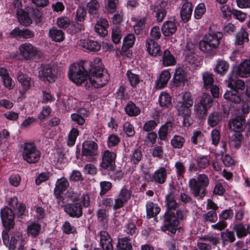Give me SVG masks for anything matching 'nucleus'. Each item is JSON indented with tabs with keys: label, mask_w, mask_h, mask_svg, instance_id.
<instances>
[{
	"label": "nucleus",
	"mask_w": 250,
	"mask_h": 250,
	"mask_svg": "<svg viewBox=\"0 0 250 250\" xmlns=\"http://www.w3.org/2000/svg\"><path fill=\"white\" fill-rule=\"evenodd\" d=\"M232 229L234 232L236 233V235L239 239H242L247 236L246 227L241 222L235 224Z\"/></svg>",
	"instance_id": "obj_43"
},
{
	"label": "nucleus",
	"mask_w": 250,
	"mask_h": 250,
	"mask_svg": "<svg viewBox=\"0 0 250 250\" xmlns=\"http://www.w3.org/2000/svg\"><path fill=\"white\" fill-rule=\"evenodd\" d=\"M171 75L168 70H163L156 81V87L161 89L165 87Z\"/></svg>",
	"instance_id": "obj_28"
},
{
	"label": "nucleus",
	"mask_w": 250,
	"mask_h": 250,
	"mask_svg": "<svg viewBox=\"0 0 250 250\" xmlns=\"http://www.w3.org/2000/svg\"><path fill=\"white\" fill-rule=\"evenodd\" d=\"M39 77L43 81H47L51 83L55 81V76L52 73V69L49 68L43 67L39 72Z\"/></svg>",
	"instance_id": "obj_33"
},
{
	"label": "nucleus",
	"mask_w": 250,
	"mask_h": 250,
	"mask_svg": "<svg viewBox=\"0 0 250 250\" xmlns=\"http://www.w3.org/2000/svg\"><path fill=\"white\" fill-rule=\"evenodd\" d=\"M212 101L210 96L204 94L199 102L194 105L196 115L199 118H202L206 115L208 109L211 106Z\"/></svg>",
	"instance_id": "obj_11"
},
{
	"label": "nucleus",
	"mask_w": 250,
	"mask_h": 250,
	"mask_svg": "<svg viewBox=\"0 0 250 250\" xmlns=\"http://www.w3.org/2000/svg\"><path fill=\"white\" fill-rule=\"evenodd\" d=\"M100 244L103 250H113L112 239L106 231L100 232Z\"/></svg>",
	"instance_id": "obj_23"
},
{
	"label": "nucleus",
	"mask_w": 250,
	"mask_h": 250,
	"mask_svg": "<svg viewBox=\"0 0 250 250\" xmlns=\"http://www.w3.org/2000/svg\"><path fill=\"white\" fill-rule=\"evenodd\" d=\"M245 123V117L241 115L231 118L229 121V125H243Z\"/></svg>",
	"instance_id": "obj_61"
},
{
	"label": "nucleus",
	"mask_w": 250,
	"mask_h": 250,
	"mask_svg": "<svg viewBox=\"0 0 250 250\" xmlns=\"http://www.w3.org/2000/svg\"><path fill=\"white\" fill-rule=\"evenodd\" d=\"M20 53L25 59L28 60L40 55V52L37 48L30 43H24L19 47Z\"/></svg>",
	"instance_id": "obj_18"
},
{
	"label": "nucleus",
	"mask_w": 250,
	"mask_h": 250,
	"mask_svg": "<svg viewBox=\"0 0 250 250\" xmlns=\"http://www.w3.org/2000/svg\"><path fill=\"white\" fill-rule=\"evenodd\" d=\"M204 135L200 131H196L191 137V142L194 145H197L203 142Z\"/></svg>",
	"instance_id": "obj_62"
},
{
	"label": "nucleus",
	"mask_w": 250,
	"mask_h": 250,
	"mask_svg": "<svg viewBox=\"0 0 250 250\" xmlns=\"http://www.w3.org/2000/svg\"><path fill=\"white\" fill-rule=\"evenodd\" d=\"M135 37L133 34H128L123 39L122 49L124 51L132 47L135 41Z\"/></svg>",
	"instance_id": "obj_46"
},
{
	"label": "nucleus",
	"mask_w": 250,
	"mask_h": 250,
	"mask_svg": "<svg viewBox=\"0 0 250 250\" xmlns=\"http://www.w3.org/2000/svg\"><path fill=\"white\" fill-rule=\"evenodd\" d=\"M41 230V225L38 221H34L30 223L27 227V233L28 235L31 236L33 238L37 237Z\"/></svg>",
	"instance_id": "obj_29"
},
{
	"label": "nucleus",
	"mask_w": 250,
	"mask_h": 250,
	"mask_svg": "<svg viewBox=\"0 0 250 250\" xmlns=\"http://www.w3.org/2000/svg\"><path fill=\"white\" fill-rule=\"evenodd\" d=\"M194 161L197 163L200 171L206 169L210 164L208 155H199L194 158Z\"/></svg>",
	"instance_id": "obj_40"
},
{
	"label": "nucleus",
	"mask_w": 250,
	"mask_h": 250,
	"mask_svg": "<svg viewBox=\"0 0 250 250\" xmlns=\"http://www.w3.org/2000/svg\"><path fill=\"white\" fill-rule=\"evenodd\" d=\"M126 75L127 80L132 87L136 86L140 83V80L138 75L133 73L128 70L126 73Z\"/></svg>",
	"instance_id": "obj_57"
},
{
	"label": "nucleus",
	"mask_w": 250,
	"mask_h": 250,
	"mask_svg": "<svg viewBox=\"0 0 250 250\" xmlns=\"http://www.w3.org/2000/svg\"><path fill=\"white\" fill-rule=\"evenodd\" d=\"M197 183L201 185L203 188L206 189L209 184V179L207 175L205 174H199L196 179Z\"/></svg>",
	"instance_id": "obj_63"
},
{
	"label": "nucleus",
	"mask_w": 250,
	"mask_h": 250,
	"mask_svg": "<svg viewBox=\"0 0 250 250\" xmlns=\"http://www.w3.org/2000/svg\"><path fill=\"white\" fill-rule=\"evenodd\" d=\"M248 33L244 29H241L236 35L235 43L236 45H242L248 41Z\"/></svg>",
	"instance_id": "obj_47"
},
{
	"label": "nucleus",
	"mask_w": 250,
	"mask_h": 250,
	"mask_svg": "<svg viewBox=\"0 0 250 250\" xmlns=\"http://www.w3.org/2000/svg\"><path fill=\"white\" fill-rule=\"evenodd\" d=\"M49 37L54 41L60 42L64 39V33L61 30L53 27L49 30Z\"/></svg>",
	"instance_id": "obj_39"
},
{
	"label": "nucleus",
	"mask_w": 250,
	"mask_h": 250,
	"mask_svg": "<svg viewBox=\"0 0 250 250\" xmlns=\"http://www.w3.org/2000/svg\"><path fill=\"white\" fill-rule=\"evenodd\" d=\"M98 221L103 227L107 226L108 221L109 210L103 208H99L97 212Z\"/></svg>",
	"instance_id": "obj_32"
},
{
	"label": "nucleus",
	"mask_w": 250,
	"mask_h": 250,
	"mask_svg": "<svg viewBox=\"0 0 250 250\" xmlns=\"http://www.w3.org/2000/svg\"><path fill=\"white\" fill-rule=\"evenodd\" d=\"M174 167L177 177L179 179L184 178V174L186 171V167L184 163L181 161L176 162L174 165Z\"/></svg>",
	"instance_id": "obj_50"
},
{
	"label": "nucleus",
	"mask_w": 250,
	"mask_h": 250,
	"mask_svg": "<svg viewBox=\"0 0 250 250\" xmlns=\"http://www.w3.org/2000/svg\"><path fill=\"white\" fill-rule=\"evenodd\" d=\"M64 211L72 218H79L83 214V207L81 203H69L63 206Z\"/></svg>",
	"instance_id": "obj_16"
},
{
	"label": "nucleus",
	"mask_w": 250,
	"mask_h": 250,
	"mask_svg": "<svg viewBox=\"0 0 250 250\" xmlns=\"http://www.w3.org/2000/svg\"><path fill=\"white\" fill-rule=\"evenodd\" d=\"M241 78L250 76V60H246L234 68L232 73Z\"/></svg>",
	"instance_id": "obj_20"
},
{
	"label": "nucleus",
	"mask_w": 250,
	"mask_h": 250,
	"mask_svg": "<svg viewBox=\"0 0 250 250\" xmlns=\"http://www.w3.org/2000/svg\"><path fill=\"white\" fill-rule=\"evenodd\" d=\"M220 235L224 245H227L229 243H232L236 240L234 232L232 230H229L228 229H226L225 231L221 232Z\"/></svg>",
	"instance_id": "obj_37"
},
{
	"label": "nucleus",
	"mask_w": 250,
	"mask_h": 250,
	"mask_svg": "<svg viewBox=\"0 0 250 250\" xmlns=\"http://www.w3.org/2000/svg\"><path fill=\"white\" fill-rule=\"evenodd\" d=\"M146 47L147 52L152 56L156 57L161 53L159 44L152 39H147L146 42Z\"/></svg>",
	"instance_id": "obj_21"
},
{
	"label": "nucleus",
	"mask_w": 250,
	"mask_h": 250,
	"mask_svg": "<svg viewBox=\"0 0 250 250\" xmlns=\"http://www.w3.org/2000/svg\"><path fill=\"white\" fill-rule=\"evenodd\" d=\"M131 194L132 191L126 187L124 186L114 199L110 195L98 196L97 205L98 207H102L107 210L112 208L113 210L117 211L123 208L128 202L131 198Z\"/></svg>",
	"instance_id": "obj_3"
},
{
	"label": "nucleus",
	"mask_w": 250,
	"mask_h": 250,
	"mask_svg": "<svg viewBox=\"0 0 250 250\" xmlns=\"http://www.w3.org/2000/svg\"><path fill=\"white\" fill-rule=\"evenodd\" d=\"M228 86L230 88L231 90H227L224 95V98L232 103L238 104L241 101V97L237 92V90H243L245 87L244 82L241 80H234L233 74L231 75L226 80Z\"/></svg>",
	"instance_id": "obj_6"
},
{
	"label": "nucleus",
	"mask_w": 250,
	"mask_h": 250,
	"mask_svg": "<svg viewBox=\"0 0 250 250\" xmlns=\"http://www.w3.org/2000/svg\"><path fill=\"white\" fill-rule=\"evenodd\" d=\"M186 62L192 66L193 68L197 69L201 65V59L193 55H189L186 57Z\"/></svg>",
	"instance_id": "obj_55"
},
{
	"label": "nucleus",
	"mask_w": 250,
	"mask_h": 250,
	"mask_svg": "<svg viewBox=\"0 0 250 250\" xmlns=\"http://www.w3.org/2000/svg\"><path fill=\"white\" fill-rule=\"evenodd\" d=\"M8 206L2 208L0 210V217L3 226L7 230L13 229L15 226V197L9 201Z\"/></svg>",
	"instance_id": "obj_7"
},
{
	"label": "nucleus",
	"mask_w": 250,
	"mask_h": 250,
	"mask_svg": "<svg viewBox=\"0 0 250 250\" xmlns=\"http://www.w3.org/2000/svg\"><path fill=\"white\" fill-rule=\"evenodd\" d=\"M204 222L214 223L217 220V213L215 211H209L203 215Z\"/></svg>",
	"instance_id": "obj_58"
},
{
	"label": "nucleus",
	"mask_w": 250,
	"mask_h": 250,
	"mask_svg": "<svg viewBox=\"0 0 250 250\" xmlns=\"http://www.w3.org/2000/svg\"><path fill=\"white\" fill-rule=\"evenodd\" d=\"M17 18L20 24L25 26H28L32 23V21L28 14L22 9L17 10Z\"/></svg>",
	"instance_id": "obj_34"
},
{
	"label": "nucleus",
	"mask_w": 250,
	"mask_h": 250,
	"mask_svg": "<svg viewBox=\"0 0 250 250\" xmlns=\"http://www.w3.org/2000/svg\"><path fill=\"white\" fill-rule=\"evenodd\" d=\"M117 154L115 152L106 150L102 155V161L100 165V170L105 174L114 171L116 168V159Z\"/></svg>",
	"instance_id": "obj_10"
},
{
	"label": "nucleus",
	"mask_w": 250,
	"mask_h": 250,
	"mask_svg": "<svg viewBox=\"0 0 250 250\" xmlns=\"http://www.w3.org/2000/svg\"><path fill=\"white\" fill-rule=\"evenodd\" d=\"M226 147L227 144L226 143V142H224L223 144V147L224 150H221L219 152V153H216V156L217 158L219 157V156H221L220 160L222 161L224 166L226 167H229L234 165L235 162L234 160L229 154H226L225 155L224 154Z\"/></svg>",
	"instance_id": "obj_26"
},
{
	"label": "nucleus",
	"mask_w": 250,
	"mask_h": 250,
	"mask_svg": "<svg viewBox=\"0 0 250 250\" xmlns=\"http://www.w3.org/2000/svg\"><path fill=\"white\" fill-rule=\"evenodd\" d=\"M89 14L94 18L98 16L99 8V4L96 0H91L86 5Z\"/></svg>",
	"instance_id": "obj_44"
},
{
	"label": "nucleus",
	"mask_w": 250,
	"mask_h": 250,
	"mask_svg": "<svg viewBox=\"0 0 250 250\" xmlns=\"http://www.w3.org/2000/svg\"><path fill=\"white\" fill-rule=\"evenodd\" d=\"M90 64L91 62L88 61L71 64L68 72L69 79L77 85H81L87 79L88 76L87 67Z\"/></svg>",
	"instance_id": "obj_4"
},
{
	"label": "nucleus",
	"mask_w": 250,
	"mask_h": 250,
	"mask_svg": "<svg viewBox=\"0 0 250 250\" xmlns=\"http://www.w3.org/2000/svg\"><path fill=\"white\" fill-rule=\"evenodd\" d=\"M142 153L140 148L134 149L131 156V161L134 164H138L142 158Z\"/></svg>",
	"instance_id": "obj_64"
},
{
	"label": "nucleus",
	"mask_w": 250,
	"mask_h": 250,
	"mask_svg": "<svg viewBox=\"0 0 250 250\" xmlns=\"http://www.w3.org/2000/svg\"><path fill=\"white\" fill-rule=\"evenodd\" d=\"M188 186L191 193L198 199H203L206 196V189L197 183L196 179L192 178L188 181Z\"/></svg>",
	"instance_id": "obj_17"
},
{
	"label": "nucleus",
	"mask_w": 250,
	"mask_h": 250,
	"mask_svg": "<svg viewBox=\"0 0 250 250\" xmlns=\"http://www.w3.org/2000/svg\"><path fill=\"white\" fill-rule=\"evenodd\" d=\"M146 18H143L140 19L135 20V18H132V20L134 22L133 27L136 34H140L141 30H143L146 23Z\"/></svg>",
	"instance_id": "obj_54"
},
{
	"label": "nucleus",
	"mask_w": 250,
	"mask_h": 250,
	"mask_svg": "<svg viewBox=\"0 0 250 250\" xmlns=\"http://www.w3.org/2000/svg\"><path fill=\"white\" fill-rule=\"evenodd\" d=\"M18 79L22 89L20 92L22 94L26 91L30 87L31 79L27 75L21 74L18 76Z\"/></svg>",
	"instance_id": "obj_38"
},
{
	"label": "nucleus",
	"mask_w": 250,
	"mask_h": 250,
	"mask_svg": "<svg viewBox=\"0 0 250 250\" xmlns=\"http://www.w3.org/2000/svg\"><path fill=\"white\" fill-rule=\"evenodd\" d=\"M146 215L148 218H151L158 214L160 211V208L153 202L147 203L146 205Z\"/></svg>",
	"instance_id": "obj_36"
},
{
	"label": "nucleus",
	"mask_w": 250,
	"mask_h": 250,
	"mask_svg": "<svg viewBox=\"0 0 250 250\" xmlns=\"http://www.w3.org/2000/svg\"><path fill=\"white\" fill-rule=\"evenodd\" d=\"M23 159L28 164H36L40 160L41 153L34 142H26L22 145Z\"/></svg>",
	"instance_id": "obj_8"
},
{
	"label": "nucleus",
	"mask_w": 250,
	"mask_h": 250,
	"mask_svg": "<svg viewBox=\"0 0 250 250\" xmlns=\"http://www.w3.org/2000/svg\"><path fill=\"white\" fill-rule=\"evenodd\" d=\"M168 173V172L165 167H161L155 170L151 175L147 172L145 173V174L148 176L147 178H146V181L162 185L166 182Z\"/></svg>",
	"instance_id": "obj_12"
},
{
	"label": "nucleus",
	"mask_w": 250,
	"mask_h": 250,
	"mask_svg": "<svg viewBox=\"0 0 250 250\" xmlns=\"http://www.w3.org/2000/svg\"><path fill=\"white\" fill-rule=\"evenodd\" d=\"M177 30V25L174 21H166L161 27V31L164 36L168 37L174 34Z\"/></svg>",
	"instance_id": "obj_25"
},
{
	"label": "nucleus",
	"mask_w": 250,
	"mask_h": 250,
	"mask_svg": "<svg viewBox=\"0 0 250 250\" xmlns=\"http://www.w3.org/2000/svg\"><path fill=\"white\" fill-rule=\"evenodd\" d=\"M2 237L3 243L8 248L9 250H15L16 238L15 236H12L10 240H9V237L7 231H3Z\"/></svg>",
	"instance_id": "obj_41"
},
{
	"label": "nucleus",
	"mask_w": 250,
	"mask_h": 250,
	"mask_svg": "<svg viewBox=\"0 0 250 250\" xmlns=\"http://www.w3.org/2000/svg\"><path fill=\"white\" fill-rule=\"evenodd\" d=\"M163 64L165 66L174 65L176 64L174 57L167 50H165L163 57Z\"/></svg>",
	"instance_id": "obj_45"
},
{
	"label": "nucleus",
	"mask_w": 250,
	"mask_h": 250,
	"mask_svg": "<svg viewBox=\"0 0 250 250\" xmlns=\"http://www.w3.org/2000/svg\"><path fill=\"white\" fill-rule=\"evenodd\" d=\"M229 129L234 130L235 133L234 134V138L232 140L234 146L235 148H238L240 147L243 140V136L241 132L244 131L245 128L244 126H228Z\"/></svg>",
	"instance_id": "obj_22"
},
{
	"label": "nucleus",
	"mask_w": 250,
	"mask_h": 250,
	"mask_svg": "<svg viewBox=\"0 0 250 250\" xmlns=\"http://www.w3.org/2000/svg\"><path fill=\"white\" fill-rule=\"evenodd\" d=\"M77 100L73 97L67 96H63L62 104L65 110L76 109L78 107L77 105Z\"/></svg>",
	"instance_id": "obj_35"
},
{
	"label": "nucleus",
	"mask_w": 250,
	"mask_h": 250,
	"mask_svg": "<svg viewBox=\"0 0 250 250\" xmlns=\"http://www.w3.org/2000/svg\"><path fill=\"white\" fill-rule=\"evenodd\" d=\"M222 119L221 114L214 111L209 115L208 122L209 125H217L220 123Z\"/></svg>",
	"instance_id": "obj_49"
},
{
	"label": "nucleus",
	"mask_w": 250,
	"mask_h": 250,
	"mask_svg": "<svg viewBox=\"0 0 250 250\" xmlns=\"http://www.w3.org/2000/svg\"><path fill=\"white\" fill-rule=\"evenodd\" d=\"M79 133V131L77 128L74 127L72 128L68 134V140L67 142V146H72L75 145L77 137L78 136Z\"/></svg>",
	"instance_id": "obj_53"
},
{
	"label": "nucleus",
	"mask_w": 250,
	"mask_h": 250,
	"mask_svg": "<svg viewBox=\"0 0 250 250\" xmlns=\"http://www.w3.org/2000/svg\"><path fill=\"white\" fill-rule=\"evenodd\" d=\"M90 74L88 76L89 82L86 83L87 88H90V85L95 88H99L103 86L106 84L109 80V75L106 71L101 68H98L97 71L90 70Z\"/></svg>",
	"instance_id": "obj_9"
},
{
	"label": "nucleus",
	"mask_w": 250,
	"mask_h": 250,
	"mask_svg": "<svg viewBox=\"0 0 250 250\" xmlns=\"http://www.w3.org/2000/svg\"><path fill=\"white\" fill-rule=\"evenodd\" d=\"M229 64L225 61L218 59L214 67V71L220 75H224L228 71Z\"/></svg>",
	"instance_id": "obj_30"
},
{
	"label": "nucleus",
	"mask_w": 250,
	"mask_h": 250,
	"mask_svg": "<svg viewBox=\"0 0 250 250\" xmlns=\"http://www.w3.org/2000/svg\"><path fill=\"white\" fill-rule=\"evenodd\" d=\"M193 101L191 94L185 92L179 95L176 99V108L179 115L174 118L169 116L166 123L164 125H175L182 122L183 125H192L193 120L190 117L191 109Z\"/></svg>",
	"instance_id": "obj_2"
},
{
	"label": "nucleus",
	"mask_w": 250,
	"mask_h": 250,
	"mask_svg": "<svg viewBox=\"0 0 250 250\" xmlns=\"http://www.w3.org/2000/svg\"><path fill=\"white\" fill-rule=\"evenodd\" d=\"M171 1L172 0H158L152 6V9L158 21L163 20L166 15V9Z\"/></svg>",
	"instance_id": "obj_15"
},
{
	"label": "nucleus",
	"mask_w": 250,
	"mask_h": 250,
	"mask_svg": "<svg viewBox=\"0 0 250 250\" xmlns=\"http://www.w3.org/2000/svg\"><path fill=\"white\" fill-rule=\"evenodd\" d=\"M79 45L83 48L90 51H97L101 48L100 43L88 39L80 40Z\"/></svg>",
	"instance_id": "obj_24"
},
{
	"label": "nucleus",
	"mask_w": 250,
	"mask_h": 250,
	"mask_svg": "<svg viewBox=\"0 0 250 250\" xmlns=\"http://www.w3.org/2000/svg\"><path fill=\"white\" fill-rule=\"evenodd\" d=\"M165 203L166 210L162 217L163 224L161 230L166 234L172 236L176 234L180 222L186 219L187 212L186 210L179 208V204L171 192L166 195Z\"/></svg>",
	"instance_id": "obj_1"
},
{
	"label": "nucleus",
	"mask_w": 250,
	"mask_h": 250,
	"mask_svg": "<svg viewBox=\"0 0 250 250\" xmlns=\"http://www.w3.org/2000/svg\"><path fill=\"white\" fill-rule=\"evenodd\" d=\"M98 145L93 141L84 142L82 146V154L89 162L94 160V156L97 154Z\"/></svg>",
	"instance_id": "obj_13"
},
{
	"label": "nucleus",
	"mask_w": 250,
	"mask_h": 250,
	"mask_svg": "<svg viewBox=\"0 0 250 250\" xmlns=\"http://www.w3.org/2000/svg\"><path fill=\"white\" fill-rule=\"evenodd\" d=\"M122 37V31L119 27L115 26L112 29V39L115 43L120 42Z\"/></svg>",
	"instance_id": "obj_59"
},
{
	"label": "nucleus",
	"mask_w": 250,
	"mask_h": 250,
	"mask_svg": "<svg viewBox=\"0 0 250 250\" xmlns=\"http://www.w3.org/2000/svg\"><path fill=\"white\" fill-rule=\"evenodd\" d=\"M100 191L99 196L103 197L112 188V184L109 181H103L100 183Z\"/></svg>",
	"instance_id": "obj_52"
},
{
	"label": "nucleus",
	"mask_w": 250,
	"mask_h": 250,
	"mask_svg": "<svg viewBox=\"0 0 250 250\" xmlns=\"http://www.w3.org/2000/svg\"><path fill=\"white\" fill-rule=\"evenodd\" d=\"M192 4L188 1H186L182 5L180 11V15L184 22H187L191 17L192 12Z\"/></svg>",
	"instance_id": "obj_27"
},
{
	"label": "nucleus",
	"mask_w": 250,
	"mask_h": 250,
	"mask_svg": "<svg viewBox=\"0 0 250 250\" xmlns=\"http://www.w3.org/2000/svg\"><path fill=\"white\" fill-rule=\"evenodd\" d=\"M202 77L205 88L207 89L210 87L214 82L212 74L208 72H204Z\"/></svg>",
	"instance_id": "obj_56"
},
{
	"label": "nucleus",
	"mask_w": 250,
	"mask_h": 250,
	"mask_svg": "<svg viewBox=\"0 0 250 250\" xmlns=\"http://www.w3.org/2000/svg\"><path fill=\"white\" fill-rule=\"evenodd\" d=\"M160 105L161 106L168 107L171 105V97L167 93L163 92L159 97Z\"/></svg>",
	"instance_id": "obj_51"
},
{
	"label": "nucleus",
	"mask_w": 250,
	"mask_h": 250,
	"mask_svg": "<svg viewBox=\"0 0 250 250\" xmlns=\"http://www.w3.org/2000/svg\"><path fill=\"white\" fill-rule=\"evenodd\" d=\"M185 143V138L182 136L175 135L170 141L171 145L174 148H182Z\"/></svg>",
	"instance_id": "obj_48"
},
{
	"label": "nucleus",
	"mask_w": 250,
	"mask_h": 250,
	"mask_svg": "<svg viewBox=\"0 0 250 250\" xmlns=\"http://www.w3.org/2000/svg\"><path fill=\"white\" fill-rule=\"evenodd\" d=\"M62 230L63 233L70 234L76 232V228L71 225L68 221L64 222L62 226Z\"/></svg>",
	"instance_id": "obj_60"
},
{
	"label": "nucleus",
	"mask_w": 250,
	"mask_h": 250,
	"mask_svg": "<svg viewBox=\"0 0 250 250\" xmlns=\"http://www.w3.org/2000/svg\"><path fill=\"white\" fill-rule=\"evenodd\" d=\"M126 113L129 116H137L141 113L140 108L132 102H129L125 107Z\"/></svg>",
	"instance_id": "obj_42"
},
{
	"label": "nucleus",
	"mask_w": 250,
	"mask_h": 250,
	"mask_svg": "<svg viewBox=\"0 0 250 250\" xmlns=\"http://www.w3.org/2000/svg\"><path fill=\"white\" fill-rule=\"evenodd\" d=\"M69 186V183L67 180L62 177L58 179L55 184V187L54 191V194L56 198L58 200V202L65 204L66 203L65 198L64 197L62 194L63 192L67 190Z\"/></svg>",
	"instance_id": "obj_14"
},
{
	"label": "nucleus",
	"mask_w": 250,
	"mask_h": 250,
	"mask_svg": "<svg viewBox=\"0 0 250 250\" xmlns=\"http://www.w3.org/2000/svg\"><path fill=\"white\" fill-rule=\"evenodd\" d=\"M116 248L118 250H133L131 238L129 237L118 238Z\"/></svg>",
	"instance_id": "obj_31"
},
{
	"label": "nucleus",
	"mask_w": 250,
	"mask_h": 250,
	"mask_svg": "<svg viewBox=\"0 0 250 250\" xmlns=\"http://www.w3.org/2000/svg\"><path fill=\"white\" fill-rule=\"evenodd\" d=\"M188 78L187 73L181 67L176 68L173 78L172 87L184 86Z\"/></svg>",
	"instance_id": "obj_19"
},
{
	"label": "nucleus",
	"mask_w": 250,
	"mask_h": 250,
	"mask_svg": "<svg viewBox=\"0 0 250 250\" xmlns=\"http://www.w3.org/2000/svg\"><path fill=\"white\" fill-rule=\"evenodd\" d=\"M223 37L220 32H211L206 35L199 42V48L202 52L208 55L213 56Z\"/></svg>",
	"instance_id": "obj_5"
}]
</instances>
